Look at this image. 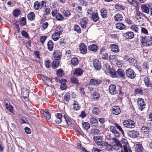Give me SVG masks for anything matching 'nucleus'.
<instances>
[{
	"mask_svg": "<svg viewBox=\"0 0 152 152\" xmlns=\"http://www.w3.org/2000/svg\"><path fill=\"white\" fill-rule=\"evenodd\" d=\"M113 139L115 143L112 146L113 148L117 151V152H124L122 146L119 141L115 138H113Z\"/></svg>",
	"mask_w": 152,
	"mask_h": 152,
	"instance_id": "f257e3e1",
	"label": "nucleus"
},
{
	"mask_svg": "<svg viewBox=\"0 0 152 152\" xmlns=\"http://www.w3.org/2000/svg\"><path fill=\"white\" fill-rule=\"evenodd\" d=\"M101 15L103 18H105L107 15V11L106 10L103 8L101 9L100 11Z\"/></svg>",
	"mask_w": 152,
	"mask_h": 152,
	"instance_id": "b1692460",
	"label": "nucleus"
},
{
	"mask_svg": "<svg viewBox=\"0 0 152 152\" xmlns=\"http://www.w3.org/2000/svg\"><path fill=\"white\" fill-rule=\"evenodd\" d=\"M57 118L56 121V122L57 124L60 123L62 121L61 118H62V115L61 113H59L57 114Z\"/></svg>",
	"mask_w": 152,
	"mask_h": 152,
	"instance_id": "72a5a7b5",
	"label": "nucleus"
},
{
	"mask_svg": "<svg viewBox=\"0 0 152 152\" xmlns=\"http://www.w3.org/2000/svg\"><path fill=\"white\" fill-rule=\"evenodd\" d=\"M91 19L94 22H96L99 20V18L97 12L93 13L91 15Z\"/></svg>",
	"mask_w": 152,
	"mask_h": 152,
	"instance_id": "6ab92c4d",
	"label": "nucleus"
},
{
	"mask_svg": "<svg viewBox=\"0 0 152 152\" xmlns=\"http://www.w3.org/2000/svg\"><path fill=\"white\" fill-rule=\"evenodd\" d=\"M142 146L141 144L136 145L135 149L136 152H142Z\"/></svg>",
	"mask_w": 152,
	"mask_h": 152,
	"instance_id": "393cba45",
	"label": "nucleus"
},
{
	"mask_svg": "<svg viewBox=\"0 0 152 152\" xmlns=\"http://www.w3.org/2000/svg\"><path fill=\"white\" fill-rule=\"evenodd\" d=\"M88 22V20L86 17L83 18L80 20V24L82 28H85L86 27Z\"/></svg>",
	"mask_w": 152,
	"mask_h": 152,
	"instance_id": "1a4fd4ad",
	"label": "nucleus"
},
{
	"mask_svg": "<svg viewBox=\"0 0 152 152\" xmlns=\"http://www.w3.org/2000/svg\"><path fill=\"white\" fill-rule=\"evenodd\" d=\"M115 8L117 10H125V7L121 4H117L115 5Z\"/></svg>",
	"mask_w": 152,
	"mask_h": 152,
	"instance_id": "a878e982",
	"label": "nucleus"
},
{
	"mask_svg": "<svg viewBox=\"0 0 152 152\" xmlns=\"http://www.w3.org/2000/svg\"><path fill=\"white\" fill-rule=\"evenodd\" d=\"M130 28L133 31L136 32H138L139 31L138 28L135 25L131 26Z\"/></svg>",
	"mask_w": 152,
	"mask_h": 152,
	"instance_id": "5fc2aeb1",
	"label": "nucleus"
},
{
	"mask_svg": "<svg viewBox=\"0 0 152 152\" xmlns=\"http://www.w3.org/2000/svg\"><path fill=\"white\" fill-rule=\"evenodd\" d=\"M109 90L110 93L112 95L115 94L117 92L116 89V86L114 85H110L109 87Z\"/></svg>",
	"mask_w": 152,
	"mask_h": 152,
	"instance_id": "9b49d317",
	"label": "nucleus"
},
{
	"mask_svg": "<svg viewBox=\"0 0 152 152\" xmlns=\"http://www.w3.org/2000/svg\"><path fill=\"white\" fill-rule=\"evenodd\" d=\"M125 20L129 25H132L133 23V22L130 19L128 18H126Z\"/></svg>",
	"mask_w": 152,
	"mask_h": 152,
	"instance_id": "774afa93",
	"label": "nucleus"
},
{
	"mask_svg": "<svg viewBox=\"0 0 152 152\" xmlns=\"http://www.w3.org/2000/svg\"><path fill=\"white\" fill-rule=\"evenodd\" d=\"M149 131V128L145 126L142 127L141 129V132L144 134H146L148 133Z\"/></svg>",
	"mask_w": 152,
	"mask_h": 152,
	"instance_id": "c85d7f7f",
	"label": "nucleus"
},
{
	"mask_svg": "<svg viewBox=\"0 0 152 152\" xmlns=\"http://www.w3.org/2000/svg\"><path fill=\"white\" fill-rule=\"evenodd\" d=\"M45 65L46 67L47 68L50 67L51 66L50 60L49 59H47L46 60L45 62Z\"/></svg>",
	"mask_w": 152,
	"mask_h": 152,
	"instance_id": "603ef678",
	"label": "nucleus"
},
{
	"mask_svg": "<svg viewBox=\"0 0 152 152\" xmlns=\"http://www.w3.org/2000/svg\"><path fill=\"white\" fill-rule=\"evenodd\" d=\"M20 24L22 26H24L26 24V19L24 17L21 18L20 20Z\"/></svg>",
	"mask_w": 152,
	"mask_h": 152,
	"instance_id": "864d4df0",
	"label": "nucleus"
},
{
	"mask_svg": "<svg viewBox=\"0 0 152 152\" xmlns=\"http://www.w3.org/2000/svg\"><path fill=\"white\" fill-rule=\"evenodd\" d=\"M64 15L66 17H69L71 15L70 12L67 10H64L63 11Z\"/></svg>",
	"mask_w": 152,
	"mask_h": 152,
	"instance_id": "bf43d9fd",
	"label": "nucleus"
},
{
	"mask_svg": "<svg viewBox=\"0 0 152 152\" xmlns=\"http://www.w3.org/2000/svg\"><path fill=\"white\" fill-rule=\"evenodd\" d=\"M152 41L150 39V40H146V41L145 43H144L143 44V46H151L152 45Z\"/></svg>",
	"mask_w": 152,
	"mask_h": 152,
	"instance_id": "6e6d98bb",
	"label": "nucleus"
},
{
	"mask_svg": "<svg viewBox=\"0 0 152 152\" xmlns=\"http://www.w3.org/2000/svg\"><path fill=\"white\" fill-rule=\"evenodd\" d=\"M63 31V30L62 27L60 26H58L56 28L55 32L61 34Z\"/></svg>",
	"mask_w": 152,
	"mask_h": 152,
	"instance_id": "a18cd8bd",
	"label": "nucleus"
},
{
	"mask_svg": "<svg viewBox=\"0 0 152 152\" xmlns=\"http://www.w3.org/2000/svg\"><path fill=\"white\" fill-rule=\"evenodd\" d=\"M58 60H57L54 61L53 62V65L52 66V67L53 69H55L56 68H57L59 65V62L58 61Z\"/></svg>",
	"mask_w": 152,
	"mask_h": 152,
	"instance_id": "13d9d810",
	"label": "nucleus"
},
{
	"mask_svg": "<svg viewBox=\"0 0 152 152\" xmlns=\"http://www.w3.org/2000/svg\"><path fill=\"white\" fill-rule=\"evenodd\" d=\"M64 99L66 102L69 101L70 99V94L69 92L66 93L64 96Z\"/></svg>",
	"mask_w": 152,
	"mask_h": 152,
	"instance_id": "49530a36",
	"label": "nucleus"
},
{
	"mask_svg": "<svg viewBox=\"0 0 152 152\" xmlns=\"http://www.w3.org/2000/svg\"><path fill=\"white\" fill-rule=\"evenodd\" d=\"M93 97L95 100H98L100 98V95L97 92H95L93 94Z\"/></svg>",
	"mask_w": 152,
	"mask_h": 152,
	"instance_id": "8fccbe9b",
	"label": "nucleus"
},
{
	"mask_svg": "<svg viewBox=\"0 0 152 152\" xmlns=\"http://www.w3.org/2000/svg\"><path fill=\"white\" fill-rule=\"evenodd\" d=\"M114 126L118 129L122 133L123 135H124V132L121 127L117 123H115L114 124Z\"/></svg>",
	"mask_w": 152,
	"mask_h": 152,
	"instance_id": "79ce46f5",
	"label": "nucleus"
},
{
	"mask_svg": "<svg viewBox=\"0 0 152 152\" xmlns=\"http://www.w3.org/2000/svg\"><path fill=\"white\" fill-rule=\"evenodd\" d=\"M124 126L129 129H132L135 127V124L134 121L130 119L126 120L123 123Z\"/></svg>",
	"mask_w": 152,
	"mask_h": 152,
	"instance_id": "f03ea898",
	"label": "nucleus"
},
{
	"mask_svg": "<svg viewBox=\"0 0 152 152\" xmlns=\"http://www.w3.org/2000/svg\"><path fill=\"white\" fill-rule=\"evenodd\" d=\"M20 10L18 9L14 10L13 12V15L15 18L18 17L20 15Z\"/></svg>",
	"mask_w": 152,
	"mask_h": 152,
	"instance_id": "f704fd0d",
	"label": "nucleus"
},
{
	"mask_svg": "<svg viewBox=\"0 0 152 152\" xmlns=\"http://www.w3.org/2000/svg\"><path fill=\"white\" fill-rule=\"evenodd\" d=\"M53 56L54 59L56 60H58L61 58V54L60 51L56 50L54 51Z\"/></svg>",
	"mask_w": 152,
	"mask_h": 152,
	"instance_id": "4468645a",
	"label": "nucleus"
},
{
	"mask_svg": "<svg viewBox=\"0 0 152 152\" xmlns=\"http://www.w3.org/2000/svg\"><path fill=\"white\" fill-rule=\"evenodd\" d=\"M73 106V109L75 110H79L80 107L78 103L75 101L74 102Z\"/></svg>",
	"mask_w": 152,
	"mask_h": 152,
	"instance_id": "2f4dec72",
	"label": "nucleus"
},
{
	"mask_svg": "<svg viewBox=\"0 0 152 152\" xmlns=\"http://www.w3.org/2000/svg\"><path fill=\"white\" fill-rule=\"evenodd\" d=\"M48 47L49 50L52 51L53 49V44L51 40H49L48 42Z\"/></svg>",
	"mask_w": 152,
	"mask_h": 152,
	"instance_id": "c756f323",
	"label": "nucleus"
},
{
	"mask_svg": "<svg viewBox=\"0 0 152 152\" xmlns=\"http://www.w3.org/2000/svg\"><path fill=\"white\" fill-rule=\"evenodd\" d=\"M141 9L143 12L146 13H148L149 12V10L148 7L145 5H143L141 6Z\"/></svg>",
	"mask_w": 152,
	"mask_h": 152,
	"instance_id": "ea45409f",
	"label": "nucleus"
},
{
	"mask_svg": "<svg viewBox=\"0 0 152 152\" xmlns=\"http://www.w3.org/2000/svg\"><path fill=\"white\" fill-rule=\"evenodd\" d=\"M117 73L118 75L123 78H124L125 75L124 70L121 69H119L117 70Z\"/></svg>",
	"mask_w": 152,
	"mask_h": 152,
	"instance_id": "4be33fe9",
	"label": "nucleus"
},
{
	"mask_svg": "<svg viewBox=\"0 0 152 152\" xmlns=\"http://www.w3.org/2000/svg\"><path fill=\"white\" fill-rule=\"evenodd\" d=\"M64 74L63 71L61 69H59L57 71V75L58 77H61Z\"/></svg>",
	"mask_w": 152,
	"mask_h": 152,
	"instance_id": "4d7b16f0",
	"label": "nucleus"
},
{
	"mask_svg": "<svg viewBox=\"0 0 152 152\" xmlns=\"http://www.w3.org/2000/svg\"><path fill=\"white\" fill-rule=\"evenodd\" d=\"M128 2L132 6L136 7L137 6V4L133 0H127Z\"/></svg>",
	"mask_w": 152,
	"mask_h": 152,
	"instance_id": "052dcab7",
	"label": "nucleus"
},
{
	"mask_svg": "<svg viewBox=\"0 0 152 152\" xmlns=\"http://www.w3.org/2000/svg\"><path fill=\"white\" fill-rule=\"evenodd\" d=\"M114 19L115 21H121L123 19V17L121 14L119 13L115 15L114 17Z\"/></svg>",
	"mask_w": 152,
	"mask_h": 152,
	"instance_id": "5701e85b",
	"label": "nucleus"
},
{
	"mask_svg": "<svg viewBox=\"0 0 152 152\" xmlns=\"http://www.w3.org/2000/svg\"><path fill=\"white\" fill-rule=\"evenodd\" d=\"M40 4L38 1L35 2L34 4V8L36 10H38L40 7Z\"/></svg>",
	"mask_w": 152,
	"mask_h": 152,
	"instance_id": "680f3d73",
	"label": "nucleus"
},
{
	"mask_svg": "<svg viewBox=\"0 0 152 152\" xmlns=\"http://www.w3.org/2000/svg\"><path fill=\"white\" fill-rule=\"evenodd\" d=\"M93 65L95 69L99 70L101 68L100 63L99 60L96 59H94L93 60Z\"/></svg>",
	"mask_w": 152,
	"mask_h": 152,
	"instance_id": "6e6552de",
	"label": "nucleus"
},
{
	"mask_svg": "<svg viewBox=\"0 0 152 152\" xmlns=\"http://www.w3.org/2000/svg\"><path fill=\"white\" fill-rule=\"evenodd\" d=\"M43 114L44 117L46 118L47 119L49 120L51 118V115L49 112L48 111L45 110L43 112Z\"/></svg>",
	"mask_w": 152,
	"mask_h": 152,
	"instance_id": "c9c22d12",
	"label": "nucleus"
},
{
	"mask_svg": "<svg viewBox=\"0 0 152 152\" xmlns=\"http://www.w3.org/2000/svg\"><path fill=\"white\" fill-rule=\"evenodd\" d=\"M47 39V37L46 36H42L40 38V39L41 43L43 44L46 39Z\"/></svg>",
	"mask_w": 152,
	"mask_h": 152,
	"instance_id": "e2e57ef3",
	"label": "nucleus"
},
{
	"mask_svg": "<svg viewBox=\"0 0 152 152\" xmlns=\"http://www.w3.org/2000/svg\"><path fill=\"white\" fill-rule=\"evenodd\" d=\"M74 31H76L78 33H80L81 32V30L79 26L77 24H75L74 26Z\"/></svg>",
	"mask_w": 152,
	"mask_h": 152,
	"instance_id": "de8ad7c7",
	"label": "nucleus"
},
{
	"mask_svg": "<svg viewBox=\"0 0 152 152\" xmlns=\"http://www.w3.org/2000/svg\"><path fill=\"white\" fill-rule=\"evenodd\" d=\"M98 46L95 44L91 45L89 46L88 49L91 51L96 52L98 49Z\"/></svg>",
	"mask_w": 152,
	"mask_h": 152,
	"instance_id": "412c9836",
	"label": "nucleus"
},
{
	"mask_svg": "<svg viewBox=\"0 0 152 152\" xmlns=\"http://www.w3.org/2000/svg\"><path fill=\"white\" fill-rule=\"evenodd\" d=\"M144 81L145 86L148 87H149L151 84V83L149 78L147 77H145L144 78Z\"/></svg>",
	"mask_w": 152,
	"mask_h": 152,
	"instance_id": "7c9ffc66",
	"label": "nucleus"
},
{
	"mask_svg": "<svg viewBox=\"0 0 152 152\" xmlns=\"http://www.w3.org/2000/svg\"><path fill=\"white\" fill-rule=\"evenodd\" d=\"M56 19L59 21H61L64 19L63 16L60 13H58L56 15Z\"/></svg>",
	"mask_w": 152,
	"mask_h": 152,
	"instance_id": "37998d69",
	"label": "nucleus"
},
{
	"mask_svg": "<svg viewBox=\"0 0 152 152\" xmlns=\"http://www.w3.org/2000/svg\"><path fill=\"white\" fill-rule=\"evenodd\" d=\"M83 72V69L80 68H76L75 69L74 74L77 76H79L82 75Z\"/></svg>",
	"mask_w": 152,
	"mask_h": 152,
	"instance_id": "2eb2a0df",
	"label": "nucleus"
},
{
	"mask_svg": "<svg viewBox=\"0 0 152 152\" xmlns=\"http://www.w3.org/2000/svg\"><path fill=\"white\" fill-rule=\"evenodd\" d=\"M109 73L110 76L113 78L116 77L117 74L116 72L113 69H110L109 70Z\"/></svg>",
	"mask_w": 152,
	"mask_h": 152,
	"instance_id": "cd10ccee",
	"label": "nucleus"
},
{
	"mask_svg": "<svg viewBox=\"0 0 152 152\" xmlns=\"http://www.w3.org/2000/svg\"><path fill=\"white\" fill-rule=\"evenodd\" d=\"M61 35L58 33L55 32L51 36L52 38L54 41H56L60 39Z\"/></svg>",
	"mask_w": 152,
	"mask_h": 152,
	"instance_id": "f3484780",
	"label": "nucleus"
},
{
	"mask_svg": "<svg viewBox=\"0 0 152 152\" xmlns=\"http://www.w3.org/2000/svg\"><path fill=\"white\" fill-rule=\"evenodd\" d=\"M80 49L81 53L85 54L87 52V48L84 43H81L80 46Z\"/></svg>",
	"mask_w": 152,
	"mask_h": 152,
	"instance_id": "dca6fc26",
	"label": "nucleus"
},
{
	"mask_svg": "<svg viewBox=\"0 0 152 152\" xmlns=\"http://www.w3.org/2000/svg\"><path fill=\"white\" fill-rule=\"evenodd\" d=\"M123 36L127 39H131L134 36V33L132 31H129L123 34Z\"/></svg>",
	"mask_w": 152,
	"mask_h": 152,
	"instance_id": "ddd939ff",
	"label": "nucleus"
},
{
	"mask_svg": "<svg viewBox=\"0 0 152 152\" xmlns=\"http://www.w3.org/2000/svg\"><path fill=\"white\" fill-rule=\"evenodd\" d=\"M90 122L92 125L97 126L98 125V121L97 119L94 118H91L90 119Z\"/></svg>",
	"mask_w": 152,
	"mask_h": 152,
	"instance_id": "e433bc0d",
	"label": "nucleus"
},
{
	"mask_svg": "<svg viewBox=\"0 0 152 152\" xmlns=\"http://www.w3.org/2000/svg\"><path fill=\"white\" fill-rule=\"evenodd\" d=\"M100 54L103 59L106 60L107 59L108 55L104 47H103L101 48Z\"/></svg>",
	"mask_w": 152,
	"mask_h": 152,
	"instance_id": "39448f33",
	"label": "nucleus"
},
{
	"mask_svg": "<svg viewBox=\"0 0 152 152\" xmlns=\"http://www.w3.org/2000/svg\"><path fill=\"white\" fill-rule=\"evenodd\" d=\"M100 111L99 109L97 107H95L92 110V113L96 115H98L100 113Z\"/></svg>",
	"mask_w": 152,
	"mask_h": 152,
	"instance_id": "4c0bfd02",
	"label": "nucleus"
},
{
	"mask_svg": "<svg viewBox=\"0 0 152 152\" xmlns=\"http://www.w3.org/2000/svg\"><path fill=\"white\" fill-rule=\"evenodd\" d=\"M124 59L127 61H128L131 64H132V63L134 62V60L132 58H129L128 56H126L124 57Z\"/></svg>",
	"mask_w": 152,
	"mask_h": 152,
	"instance_id": "473e14b6",
	"label": "nucleus"
},
{
	"mask_svg": "<svg viewBox=\"0 0 152 152\" xmlns=\"http://www.w3.org/2000/svg\"><path fill=\"white\" fill-rule=\"evenodd\" d=\"M48 22H46L44 23L42 25V29L43 30H45L48 26Z\"/></svg>",
	"mask_w": 152,
	"mask_h": 152,
	"instance_id": "0e129e2a",
	"label": "nucleus"
},
{
	"mask_svg": "<svg viewBox=\"0 0 152 152\" xmlns=\"http://www.w3.org/2000/svg\"><path fill=\"white\" fill-rule=\"evenodd\" d=\"M82 126L84 129L87 130L90 127L89 124L87 122H84L82 124Z\"/></svg>",
	"mask_w": 152,
	"mask_h": 152,
	"instance_id": "58836bf2",
	"label": "nucleus"
},
{
	"mask_svg": "<svg viewBox=\"0 0 152 152\" xmlns=\"http://www.w3.org/2000/svg\"><path fill=\"white\" fill-rule=\"evenodd\" d=\"M125 26L123 23H118L116 24V27L118 29L122 30L125 28Z\"/></svg>",
	"mask_w": 152,
	"mask_h": 152,
	"instance_id": "bb28decb",
	"label": "nucleus"
},
{
	"mask_svg": "<svg viewBox=\"0 0 152 152\" xmlns=\"http://www.w3.org/2000/svg\"><path fill=\"white\" fill-rule=\"evenodd\" d=\"M125 72L126 75L128 78L133 79L135 77L136 74L132 69L130 68L127 69Z\"/></svg>",
	"mask_w": 152,
	"mask_h": 152,
	"instance_id": "7ed1b4c3",
	"label": "nucleus"
},
{
	"mask_svg": "<svg viewBox=\"0 0 152 152\" xmlns=\"http://www.w3.org/2000/svg\"><path fill=\"white\" fill-rule=\"evenodd\" d=\"M70 80L71 82L72 83L77 85H80V83L78 80L75 77L72 76L70 78Z\"/></svg>",
	"mask_w": 152,
	"mask_h": 152,
	"instance_id": "aec40b11",
	"label": "nucleus"
},
{
	"mask_svg": "<svg viewBox=\"0 0 152 152\" xmlns=\"http://www.w3.org/2000/svg\"><path fill=\"white\" fill-rule=\"evenodd\" d=\"M94 140L99 145H102L103 144L102 137L99 136L94 137Z\"/></svg>",
	"mask_w": 152,
	"mask_h": 152,
	"instance_id": "423d86ee",
	"label": "nucleus"
},
{
	"mask_svg": "<svg viewBox=\"0 0 152 152\" xmlns=\"http://www.w3.org/2000/svg\"><path fill=\"white\" fill-rule=\"evenodd\" d=\"M128 134L129 137L133 138H135L139 135V133L136 131L132 130L128 132Z\"/></svg>",
	"mask_w": 152,
	"mask_h": 152,
	"instance_id": "9d476101",
	"label": "nucleus"
},
{
	"mask_svg": "<svg viewBox=\"0 0 152 152\" xmlns=\"http://www.w3.org/2000/svg\"><path fill=\"white\" fill-rule=\"evenodd\" d=\"M124 149L125 152H132L131 149L129 148H128L126 146L123 145Z\"/></svg>",
	"mask_w": 152,
	"mask_h": 152,
	"instance_id": "69168bd1",
	"label": "nucleus"
},
{
	"mask_svg": "<svg viewBox=\"0 0 152 152\" xmlns=\"http://www.w3.org/2000/svg\"><path fill=\"white\" fill-rule=\"evenodd\" d=\"M140 41L143 45L144 43H145L146 41V37L145 36H142L141 37Z\"/></svg>",
	"mask_w": 152,
	"mask_h": 152,
	"instance_id": "338daca9",
	"label": "nucleus"
},
{
	"mask_svg": "<svg viewBox=\"0 0 152 152\" xmlns=\"http://www.w3.org/2000/svg\"><path fill=\"white\" fill-rule=\"evenodd\" d=\"M101 83V81L99 80L91 79L89 81V84L91 86H98Z\"/></svg>",
	"mask_w": 152,
	"mask_h": 152,
	"instance_id": "0eeeda50",
	"label": "nucleus"
},
{
	"mask_svg": "<svg viewBox=\"0 0 152 152\" xmlns=\"http://www.w3.org/2000/svg\"><path fill=\"white\" fill-rule=\"evenodd\" d=\"M72 64L73 65H77L78 64V60L77 58H72L71 60Z\"/></svg>",
	"mask_w": 152,
	"mask_h": 152,
	"instance_id": "c03bdc74",
	"label": "nucleus"
},
{
	"mask_svg": "<svg viewBox=\"0 0 152 152\" xmlns=\"http://www.w3.org/2000/svg\"><path fill=\"white\" fill-rule=\"evenodd\" d=\"M143 94V91L141 88H136L135 90L134 94L135 95H141Z\"/></svg>",
	"mask_w": 152,
	"mask_h": 152,
	"instance_id": "09e8293b",
	"label": "nucleus"
},
{
	"mask_svg": "<svg viewBox=\"0 0 152 152\" xmlns=\"http://www.w3.org/2000/svg\"><path fill=\"white\" fill-rule=\"evenodd\" d=\"M28 19L30 20H33L35 18V14L33 12L29 13L28 15Z\"/></svg>",
	"mask_w": 152,
	"mask_h": 152,
	"instance_id": "a19ab883",
	"label": "nucleus"
},
{
	"mask_svg": "<svg viewBox=\"0 0 152 152\" xmlns=\"http://www.w3.org/2000/svg\"><path fill=\"white\" fill-rule=\"evenodd\" d=\"M137 105L139 106V109L141 111L145 107V103L144 100L142 98H139L137 100Z\"/></svg>",
	"mask_w": 152,
	"mask_h": 152,
	"instance_id": "20e7f679",
	"label": "nucleus"
},
{
	"mask_svg": "<svg viewBox=\"0 0 152 152\" xmlns=\"http://www.w3.org/2000/svg\"><path fill=\"white\" fill-rule=\"evenodd\" d=\"M110 48L112 51L115 53H118L119 51V49L118 45L115 44H112L110 45Z\"/></svg>",
	"mask_w": 152,
	"mask_h": 152,
	"instance_id": "a211bd4d",
	"label": "nucleus"
},
{
	"mask_svg": "<svg viewBox=\"0 0 152 152\" xmlns=\"http://www.w3.org/2000/svg\"><path fill=\"white\" fill-rule=\"evenodd\" d=\"M112 112L113 114L118 115L120 113L121 110L118 106H115L112 107Z\"/></svg>",
	"mask_w": 152,
	"mask_h": 152,
	"instance_id": "f8f14e48",
	"label": "nucleus"
},
{
	"mask_svg": "<svg viewBox=\"0 0 152 152\" xmlns=\"http://www.w3.org/2000/svg\"><path fill=\"white\" fill-rule=\"evenodd\" d=\"M7 108L9 110L11 113H12L13 111V107L12 105H9L7 103H6L5 104Z\"/></svg>",
	"mask_w": 152,
	"mask_h": 152,
	"instance_id": "3c124183",
	"label": "nucleus"
}]
</instances>
